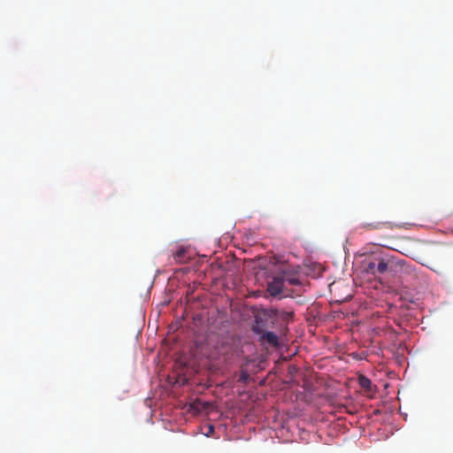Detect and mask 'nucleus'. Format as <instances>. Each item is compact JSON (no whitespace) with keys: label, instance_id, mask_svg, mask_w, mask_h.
Wrapping results in <instances>:
<instances>
[{"label":"nucleus","instance_id":"obj_8","mask_svg":"<svg viewBox=\"0 0 453 453\" xmlns=\"http://www.w3.org/2000/svg\"><path fill=\"white\" fill-rule=\"evenodd\" d=\"M294 313L292 311H279V314L276 319H280L284 322H288L292 319Z\"/></svg>","mask_w":453,"mask_h":453},{"label":"nucleus","instance_id":"obj_11","mask_svg":"<svg viewBox=\"0 0 453 453\" xmlns=\"http://www.w3.org/2000/svg\"><path fill=\"white\" fill-rule=\"evenodd\" d=\"M426 265L437 273H440L442 269L441 265L436 262H430L426 264Z\"/></svg>","mask_w":453,"mask_h":453},{"label":"nucleus","instance_id":"obj_12","mask_svg":"<svg viewBox=\"0 0 453 453\" xmlns=\"http://www.w3.org/2000/svg\"><path fill=\"white\" fill-rule=\"evenodd\" d=\"M249 379H250L249 372L246 370H242L240 372L238 381L246 384L248 382Z\"/></svg>","mask_w":453,"mask_h":453},{"label":"nucleus","instance_id":"obj_7","mask_svg":"<svg viewBox=\"0 0 453 453\" xmlns=\"http://www.w3.org/2000/svg\"><path fill=\"white\" fill-rule=\"evenodd\" d=\"M388 270V263L384 259H378L376 265V274H382Z\"/></svg>","mask_w":453,"mask_h":453},{"label":"nucleus","instance_id":"obj_2","mask_svg":"<svg viewBox=\"0 0 453 453\" xmlns=\"http://www.w3.org/2000/svg\"><path fill=\"white\" fill-rule=\"evenodd\" d=\"M284 286V279H282L280 273L274 276L273 280L268 282L267 291L271 296H276L283 292Z\"/></svg>","mask_w":453,"mask_h":453},{"label":"nucleus","instance_id":"obj_5","mask_svg":"<svg viewBox=\"0 0 453 453\" xmlns=\"http://www.w3.org/2000/svg\"><path fill=\"white\" fill-rule=\"evenodd\" d=\"M396 225L392 222L385 221V222H372V223H364L362 224V228L365 230H376L381 228H388L393 229Z\"/></svg>","mask_w":453,"mask_h":453},{"label":"nucleus","instance_id":"obj_10","mask_svg":"<svg viewBox=\"0 0 453 453\" xmlns=\"http://www.w3.org/2000/svg\"><path fill=\"white\" fill-rule=\"evenodd\" d=\"M376 261H370L365 265V271L372 275H376Z\"/></svg>","mask_w":453,"mask_h":453},{"label":"nucleus","instance_id":"obj_4","mask_svg":"<svg viewBox=\"0 0 453 453\" xmlns=\"http://www.w3.org/2000/svg\"><path fill=\"white\" fill-rule=\"evenodd\" d=\"M260 335V340L263 342L268 343L270 346L276 347L279 345V338L276 334L273 332L265 331L262 329V333L258 334Z\"/></svg>","mask_w":453,"mask_h":453},{"label":"nucleus","instance_id":"obj_1","mask_svg":"<svg viewBox=\"0 0 453 453\" xmlns=\"http://www.w3.org/2000/svg\"><path fill=\"white\" fill-rule=\"evenodd\" d=\"M279 314V310L277 309H261L255 315V323L252 330L255 334L262 333V329L267 326L268 323H274L276 317Z\"/></svg>","mask_w":453,"mask_h":453},{"label":"nucleus","instance_id":"obj_13","mask_svg":"<svg viewBox=\"0 0 453 453\" xmlns=\"http://www.w3.org/2000/svg\"><path fill=\"white\" fill-rule=\"evenodd\" d=\"M214 431L213 426H209V433H212Z\"/></svg>","mask_w":453,"mask_h":453},{"label":"nucleus","instance_id":"obj_9","mask_svg":"<svg viewBox=\"0 0 453 453\" xmlns=\"http://www.w3.org/2000/svg\"><path fill=\"white\" fill-rule=\"evenodd\" d=\"M186 250L183 248H180L178 250L174 255L173 257L178 263H183L185 261L184 256H185Z\"/></svg>","mask_w":453,"mask_h":453},{"label":"nucleus","instance_id":"obj_6","mask_svg":"<svg viewBox=\"0 0 453 453\" xmlns=\"http://www.w3.org/2000/svg\"><path fill=\"white\" fill-rule=\"evenodd\" d=\"M359 386L364 388L366 392L372 391V381L366 376L360 374L357 378Z\"/></svg>","mask_w":453,"mask_h":453},{"label":"nucleus","instance_id":"obj_3","mask_svg":"<svg viewBox=\"0 0 453 453\" xmlns=\"http://www.w3.org/2000/svg\"><path fill=\"white\" fill-rule=\"evenodd\" d=\"M282 279H284V284L288 283L291 286H298L301 284L298 274L296 272L290 270H283L280 273Z\"/></svg>","mask_w":453,"mask_h":453}]
</instances>
